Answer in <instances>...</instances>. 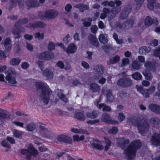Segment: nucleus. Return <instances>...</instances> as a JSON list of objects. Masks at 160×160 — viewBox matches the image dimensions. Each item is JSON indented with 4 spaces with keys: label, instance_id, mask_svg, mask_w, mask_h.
I'll return each mask as SVG.
<instances>
[{
    "label": "nucleus",
    "instance_id": "nucleus-1",
    "mask_svg": "<svg viewBox=\"0 0 160 160\" xmlns=\"http://www.w3.org/2000/svg\"><path fill=\"white\" fill-rule=\"evenodd\" d=\"M117 142L124 150L127 160H133L135 157L136 150L141 146V143L138 140L132 142L127 148H126V146L129 142L128 139L124 138H118Z\"/></svg>",
    "mask_w": 160,
    "mask_h": 160
},
{
    "label": "nucleus",
    "instance_id": "nucleus-2",
    "mask_svg": "<svg viewBox=\"0 0 160 160\" xmlns=\"http://www.w3.org/2000/svg\"><path fill=\"white\" fill-rule=\"evenodd\" d=\"M36 86L38 91L40 92L39 95L40 99L45 104H48L53 97L51 90L46 83L37 82L36 83Z\"/></svg>",
    "mask_w": 160,
    "mask_h": 160
},
{
    "label": "nucleus",
    "instance_id": "nucleus-3",
    "mask_svg": "<svg viewBox=\"0 0 160 160\" xmlns=\"http://www.w3.org/2000/svg\"><path fill=\"white\" fill-rule=\"evenodd\" d=\"M130 124L137 126L139 132L142 134L146 132L148 130L149 125L143 120H138L135 117L130 118L128 120Z\"/></svg>",
    "mask_w": 160,
    "mask_h": 160
},
{
    "label": "nucleus",
    "instance_id": "nucleus-4",
    "mask_svg": "<svg viewBox=\"0 0 160 160\" xmlns=\"http://www.w3.org/2000/svg\"><path fill=\"white\" fill-rule=\"evenodd\" d=\"M21 154L26 156V158L30 159L32 156L34 157L36 156L38 154V151L36 150L32 144H30L28 149H23L20 151Z\"/></svg>",
    "mask_w": 160,
    "mask_h": 160
},
{
    "label": "nucleus",
    "instance_id": "nucleus-5",
    "mask_svg": "<svg viewBox=\"0 0 160 160\" xmlns=\"http://www.w3.org/2000/svg\"><path fill=\"white\" fill-rule=\"evenodd\" d=\"M58 11L55 10H49L45 12H40L38 16L41 19H53L58 15Z\"/></svg>",
    "mask_w": 160,
    "mask_h": 160
},
{
    "label": "nucleus",
    "instance_id": "nucleus-6",
    "mask_svg": "<svg viewBox=\"0 0 160 160\" xmlns=\"http://www.w3.org/2000/svg\"><path fill=\"white\" fill-rule=\"evenodd\" d=\"M28 19L27 18H23L21 20H20L18 21L15 24V26L13 28V33L15 35H17L18 36L16 37L15 38V39L16 40L17 38L18 39L20 38L19 34L21 32H23L24 31V30L22 28L21 29L22 30H20V28H19V26L20 25H21L24 24L28 22Z\"/></svg>",
    "mask_w": 160,
    "mask_h": 160
},
{
    "label": "nucleus",
    "instance_id": "nucleus-7",
    "mask_svg": "<svg viewBox=\"0 0 160 160\" xmlns=\"http://www.w3.org/2000/svg\"><path fill=\"white\" fill-rule=\"evenodd\" d=\"M136 88L137 91L146 98L149 97L148 92L151 94L155 90V87L154 86L151 87L148 89H144L143 87L138 85H136Z\"/></svg>",
    "mask_w": 160,
    "mask_h": 160
},
{
    "label": "nucleus",
    "instance_id": "nucleus-8",
    "mask_svg": "<svg viewBox=\"0 0 160 160\" xmlns=\"http://www.w3.org/2000/svg\"><path fill=\"white\" fill-rule=\"evenodd\" d=\"M93 69L96 72L95 75L92 77L94 81H95L102 77L104 72V68L102 65H98L95 66Z\"/></svg>",
    "mask_w": 160,
    "mask_h": 160
},
{
    "label": "nucleus",
    "instance_id": "nucleus-9",
    "mask_svg": "<svg viewBox=\"0 0 160 160\" xmlns=\"http://www.w3.org/2000/svg\"><path fill=\"white\" fill-rule=\"evenodd\" d=\"M10 72L8 73L5 78L7 81L9 83L14 84H15L16 82V81L15 79V77L13 75H16L17 74V72L15 69L13 68H11L10 70Z\"/></svg>",
    "mask_w": 160,
    "mask_h": 160
},
{
    "label": "nucleus",
    "instance_id": "nucleus-10",
    "mask_svg": "<svg viewBox=\"0 0 160 160\" xmlns=\"http://www.w3.org/2000/svg\"><path fill=\"white\" fill-rule=\"evenodd\" d=\"M117 85L123 88L129 87L132 84V80L129 78H124L120 79L117 82Z\"/></svg>",
    "mask_w": 160,
    "mask_h": 160
},
{
    "label": "nucleus",
    "instance_id": "nucleus-11",
    "mask_svg": "<svg viewBox=\"0 0 160 160\" xmlns=\"http://www.w3.org/2000/svg\"><path fill=\"white\" fill-rule=\"evenodd\" d=\"M158 21L156 18H152L150 17H147L144 20V24L146 27H148L152 24L157 25L158 24Z\"/></svg>",
    "mask_w": 160,
    "mask_h": 160
},
{
    "label": "nucleus",
    "instance_id": "nucleus-12",
    "mask_svg": "<svg viewBox=\"0 0 160 160\" xmlns=\"http://www.w3.org/2000/svg\"><path fill=\"white\" fill-rule=\"evenodd\" d=\"M102 121L109 124H118V122L116 121L112 120L109 115L107 113H104L102 114L101 118Z\"/></svg>",
    "mask_w": 160,
    "mask_h": 160
},
{
    "label": "nucleus",
    "instance_id": "nucleus-13",
    "mask_svg": "<svg viewBox=\"0 0 160 160\" xmlns=\"http://www.w3.org/2000/svg\"><path fill=\"white\" fill-rule=\"evenodd\" d=\"M151 141L152 145L160 146V133H154L151 138Z\"/></svg>",
    "mask_w": 160,
    "mask_h": 160
},
{
    "label": "nucleus",
    "instance_id": "nucleus-14",
    "mask_svg": "<svg viewBox=\"0 0 160 160\" xmlns=\"http://www.w3.org/2000/svg\"><path fill=\"white\" fill-rule=\"evenodd\" d=\"M57 139L59 142H64L68 144L71 143L72 142V139L65 135L61 134L58 135L57 137Z\"/></svg>",
    "mask_w": 160,
    "mask_h": 160
},
{
    "label": "nucleus",
    "instance_id": "nucleus-15",
    "mask_svg": "<svg viewBox=\"0 0 160 160\" xmlns=\"http://www.w3.org/2000/svg\"><path fill=\"white\" fill-rule=\"evenodd\" d=\"M40 133L44 137L48 138H51L52 135V133L49 131L47 129L45 128L43 126H40Z\"/></svg>",
    "mask_w": 160,
    "mask_h": 160
},
{
    "label": "nucleus",
    "instance_id": "nucleus-16",
    "mask_svg": "<svg viewBox=\"0 0 160 160\" xmlns=\"http://www.w3.org/2000/svg\"><path fill=\"white\" fill-rule=\"evenodd\" d=\"M85 109L87 112L86 116L87 117L91 119H94L98 116V114L97 111L95 110L91 112H89L90 110L88 108H85Z\"/></svg>",
    "mask_w": 160,
    "mask_h": 160
},
{
    "label": "nucleus",
    "instance_id": "nucleus-17",
    "mask_svg": "<svg viewBox=\"0 0 160 160\" xmlns=\"http://www.w3.org/2000/svg\"><path fill=\"white\" fill-rule=\"evenodd\" d=\"M133 24V20H131L128 21L125 23L122 24V25H121L119 23H117L116 27H119L120 28H128L132 27Z\"/></svg>",
    "mask_w": 160,
    "mask_h": 160
},
{
    "label": "nucleus",
    "instance_id": "nucleus-18",
    "mask_svg": "<svg viewBox=\"0 0 160 160\" xmlns=\"http://www.w3.org/2000/svg\"><path fill=\"white\" fill-rule=\"evenodd\" d=\"M99 102V101L98 100H96L94 102V104L97 106L99 109H101L102 108L103 111L109 112L111 110V108L109 106H106L104 103L100 104L98 105V104Z\"/></svg>",
    "mask_w": 160,
    "mask_h": 160
},
{
    "label": "nucleus",
    "instance_id": "nucleus-19",
    "mask_svg": "<svg viewBox=\"0 0 160 160\" xmlns=\"http://www.w3.org/2000/svg\"><path fill=\"white\" fill-rule=\"evenodd\" d=\"M106 89V87H103L102 89V92L104 94H106V98L107 101L111 102L114 99V97L111 94V92L110 90H107L106 92L105 90Z\"/></svg>",
    "mask_w": 160,
    "mask_h": 160
},
{
    "label": "nucleus",
    "instance_id": "nucleus-20",
    "mask_svg": "<svg viewBox=\"0 0 160 160\" xmlns=\"http://www.w3.org/2000/svg\"><path fill=\"white\" fill-rule=\"evenodd\" d=\"M77 49V46L73 43L70 44L67 49L63 48V50L68 53H74Z\"/></svg>",
    "mask_w": 160,
    "mask_h": 160
},
{
    "label": "nucleus",
    "instance_id": "nucleus-21",
    "mask_svg": "<svg viewBox=\"0 0 160 160\" xmlns=\"http://www.w3.org/2000/svg\"><path fill=\"white\" fill-rule=\"evenodd\" d=\"M88 39L92 45L97 47L98 46V42L97 39L93 35H90L88 37Z\"/></svg>",
    "mask_w": 160,
    "mask_h": 160
},
{
    "label": "nucleus",
    "instance_id": "nucleus-22",
    "mask_svg": "<svg viewBox=\"0 0 160 160\" xmlns=\"http://www.w3.org/2000/svg\"><path fill=\"white\" fill-rule=\"evenodd\" d=\"M43 75L46 77L48 79L52 78L53 76L52 72L50 69H47L42 72Z\"/></svg>",
    "mask_w": 160,
    "mask_h": 160
},
{
    "label": "nucleus",
    "instance_id": "nucleus-23",
    "mask_svg": "<svg viewBox=\"0 0 160 160\" xmlns=\"http://www.w3.org/2000/svg\"><path fill=\"white\" fill-rule=\"evenodd\" d=\"M12 42L10 39L9 38H6L4 40V46L8 51H9L11 49V47L12 44Z\"/></svg>",
    "mask_w": 160,
    "mask_h": 160
},
{
    "label": "nucleus",
    "instance_id": "nucleus-24",
    "mask_svg": "<svg viewBox=\"0 0 160 160\" xmlns=\"http://www.w3.org/2000/svg\"><path fill=\"white\" fill-rule=\"evenodd\" d=\"M75 7L78 8L80 11L83 12L85 10H87L89 9L88 5H85L83 3H79L76 5Z\"/></svg>",
    "mask_w": 160,
    "mask_h": 160
},
{
    "label": "nucleus",
    "instance_id": "nucleus-25",
    "mask_svg": "<svg viewBox=\"0 0 160 160\" xmlns=\"http://www.w3.org/2000/svg\"><path fill=\"white\" fill-rule=\"evenodd\" d=\"M90 89L93 92H98L100 91V88L98 84L92 83L90 85Z\"/></svg>",
    "mask_w": 160,
    "mask_h": 160
},
{
    "label": "nucleus",
    "instance_id": "nucleus-26",
    "mask_svg": "<svg viewBox=\"0 0 160 160\" xmlns=\"http://www.w3.org/2000/svg\"><path fill=\"white\" fill-rule=\"evenodd\" d=\"M92 147L96 149L101 150L103 149L104 147L101 144V142L99 141H96L94 142L92 144Z\"/></svg>",
    "mask_w": 160,
    "mask_h": 160
},
{
    "label": "nucleus",
    "instance_id": "nucleus-27",
    "mask_svg": "<svg viewBox=\"0 0 160 160\" xmlns=\"http://www.w3.org/2000/svg\"><path fill=\"white\" fill-rule=\"evenodd\" d=\"M149 109L152 111L160 114V106L156 104H151L149 106Z\"/></svg>",
    "mask_w": 160,
    "mask_h": 160
},
{
    "label": "nucleus",
    "instance_id": "nucleus-28",
    "mask_svg": "<svg viewBox=\"0 0 160 160\" xmlns=\"http://www.w3.org/2000/svg\"><path fill=\"white\" fill-rule=\"evenodd\" d=\"M151 51V48L150 47L143 46L140 48L139 52L140 54H145L146 53L150 52Z\"/></svg>",
    "mask_w": 160,
    "mask_h": 160
},
{
    "label": "nucleus",
    "instance_id": "nucleus-29",
    "mask_svg": "<svg viewBox=\"0 0 160 160\" xmlns=\"http://www.w3.org/2000/svg\"><path fill=\"white\" fill-rule=\"evenodd\" d=\"M103 13H102L100 16V18L102 19L105 18L107 15L111 13V12L107 8H104L102 10Z\"/></svg>",
    "mask_w": 160,
    "mask_h": 160
},
{
    "label": "nucleus",
    "instance_id": "nucleus-30",
    "mask_svg": "<svg viewBox=\"0 0 160 160\" xmlns=\"http://www.w3.org/2000/svg\"><path fill=\"white\" fill-rule=\"evenodd\" d=\"M10 116L9 113L6 111L0 109V117L5 119L8 118Z\"/></svg>",
    "mask_w": 160,
    "mask_h": 160
},
{
    "label": "nucleus",
    "instance_id": "nucleus-31",
    "mask_svg": "<svg viewBox=\"0 0 160 160\" xmlns=\"http://www.w3.org/2000/svg\"><path fill=\"white\" fill-rule=\"evenodd\" d=\"M98 38L100 42L102 43H106L108 42L107 35L106 34H101Z\"/></svg>",
    "mask_w": 160,
    "mask_h": 160
},
{
    "label": "nucleus",
    "instance_id": "nucleus-32",
    "mask_svg": "<svg viewBox=\"0 0 160 160\" xmlns=\"http://www.w3.org/2000/svg\"><path fill=\"white\" fill-rule=\"evenodd\" d=\"M37 58L40 60H45L49 59L50 58L45 56V52H41L37 54L36 56Z\"/></svg>",
    "mask_w": 160,
    "mask_h": 160
},
{
    "label": "nucleus",
    "instance_id": "nucleus-33",
    "mask_svg": "<svg viewBox=\"0 0 160 160\" xmlns=\"http://www.w3.org/2000/svg\"><path fill=\"white\" fill-rule=\"evenodd\" d=\"M27 5L29 8L38 7L39 6L38 3L31 0H28L26 3Z\"/></svg>",
    "mask_w": 160,
    "mask_h": 160
},
{
    "label": "nucleus",
    "instance_id": "nucleus-34",
    "mask_svg": "<svg viewBox=\"0 0 160 160\" xmlns=\"http://www.w3.org/2000/svg\"><path fill=\"white\" fill-rule=\"evenodd\" d=\"M21 62L20 59L18 58H13L10 61V64L12 66H18Z\"/></svg>",
    "mask_w": 160,
    "mask_h": 160
},
{
    "label": "nucleus",
    "instance_id": "nucleus-35",
    "mask_svg": "<svg viewBox=\"0 0 160 160\" xmlns=\"http://www.w3.org/2000/svg\"><path fill=\"white\" fill-rule=\"evenodd\" d=\"M74 116L76 118L79 120L83 121L85 119L84 114L80 112H76Z\"/></svg>",
    "mask_w": 160,
    "mask_h": 160
},
{
    "label": "nucleus",
    "instance_id": "nucleus-36",
    "mask_svg": "<svg viewBox=\"0 0 160 160\" xmlns=\"http://www.w3.org/2000/svg\"><path fill=\"white\" fill-rule=\"evenodd\" d=\"M131 11V9H129L125 11H122L120 16V18L122 19L127 18L128 17V14Z\"/></svg>",
    "mask_w": 160,
    "mask_h": 160
},
{
    "label": "nucleus",
    "instance_id": "nucleus-37",
    "mask_svg": "<svg viewBox=\"0 0 160 160\" xmlns=\"http://www.w3.org/2000/svg\"><path fill=\"white\" fill-rule=\"evenodd\" d=\"M6 140H3L1 142L2 146L7 149L5 150V152H8L10 150L11 147Z\"/></svg>",
    "mask_w": 160,
    "mask_h": 160
},
{
    "label": "nucleus",
    "instance_id": "nucleus-38",
    "mask_svg": "<svg viewBox=\"0 0 160 160\" xmlns=\"http://www.w3.org/2000/svg\"><path fill=\"white\" fill-rule=\"evenodd\" d=\"M45 26V24L41 22H38L34 24H30L29 27L31 28H35L38 27H43Z\"/></svg>",
    "mask_w": 160,
    "mask_h": 160
},
{
    "label": "nucleus",
    "instance_id": "nucleus-39",
    "mask_svg": "<svg viewBox=\"0 0 160 160\" xmlns=\"http://www.w3.org/2000/svg\"><path fill=\"white\" fill-rule=\"evenodd\" d=\"M142 73L145 76L146 79L150 80L152 78V76L149 71L145 70L142 72Z\"/></svg>",
    "mask_w": 160,
    "mask_h": 160
},
{
    "label": "nucleus",
    "instance_id": "nucleus-40",
    "mask_svg": "<svg viewBox=\"0 0 160 160\" xmlns=\"http://www.w3.org/2000/svg\"><path fill=\"white\" fill-rule=\"evenodd\" d=\"M120 59V57L118 55H116L110 59L109 61V63L111 64L116 63L119 61Z\"/></svg>",
    "mask_w": 160,
    "mask_h": 160
},
{
    "label": "nucleus",
    "instance_id": "nucleus-41",
    "mask_svg": "<svg viewBox=\"0 0 160 160\" xmlns=\"http://www.w3.org/2000/svg\"><path fill=\"white\" fill-rule=\"evenodd\" d=\"M132 77L135 80H140L142 77V75L138 72H136L132 75Z\"/></svg>",
    "mask_w": 160,
    "mask_h": 160
},
{
    "label": "nucleus",
    "instance_id": "nucleus-42",
    "mask_svg": "<svg viewBox=\"0 0 160 160\" xmlns=\"http://www.w3.org/2000/svg\"><path fill=\"white\" fill-rule=\"evenodd\" d=\"M102 5L104 6H110L113 7L115 5V3L114 2L111 1L109 2L108 1H106L103 2L102 3Z\"/></svg>",
    "mask_w": 160,
    "mask_h": 160
},
{
    "label": "nucleus",
    "instance_id": "nucleus-43",
    "mask_svg": "<svg viewBox=\"0 0 160 160\" xmlns=\"http://www.w3.org/2000/svg\"><path fill=\"white\" fill-rule=\"evenodd\" d=\"M73 140L75 142H79L82 141L84 139V136L83 135L80 136V137L77 135H75L73 136Z\"/></svg>",
    "mask_w": 160,
    "mask_h": 160
},
{
    "label": "nucleus",
    "instance_id": "nucleus-44",
    "mask_svg": "<svg viewBox=\"0 0 160 160\" xmlns=\"http://www.w3.org/2000/svg\"><path fill=\"white\" fill-rule=\"evenodd\" d=\"M36 128V125L34 123H31L28 124L26 130L28 131H33Z\"/></svg>",
    "mask_w": 160,
    "mask_h": 160
},
{
    "label": "nucleus",
    "instance_id": "nucleus-45",
    "mask_svg": "<svg viewBox=\"0 0 160 160\" xmlns=\"http://www.w3.org/2000/svg\"><path fill=\"white\" fill-rule=\"evenodd\" d=\"M121 8L120 7H116L112 9L111 13H112L113 15H116L120 11Z\"/></svg>",
    "mask_w": 160,
    "mask_h": 160
},
{
    "label": "nucleus",
    "instance_id": "nucleus-46",
    "mask_svg": "<svg viewBox=\"0 0 160 160\" xmlns=\"http://www.w3.org/2000/svg\"><path fill=\"white\" fill-rule=\"evenodd\" d=\"M132 67L133 69L137 70L140 68V65L137 61H134L132 64Z\"/></svg>",
    "mask_w": 160,
    "mask_h": 160
},
{
    "label": "nucleus",
    "instance_id": "nucleus-47",
    "mask_svg": "<svg viewBox=\"0 0 160 160\" xmlns=\"http://www.w3.org/2000/svg\"><path fill=\"white\" fill-rule=\"evenodd\" d=\"M150 123L153 124H160V120L156 117H153L151 119Z\"/></svg>",
    "mask_w": 160,
    "mask_h": 160
},
{
    "label": "nucleus",
    "instance_id": "nucleus-48",
    "mask_svg": "<svg viewBox=\"0 0 160 160\" xmlns=\"http://www.w3.org/2000/svg\"><path fill=\"white\" fill-rule=\"evenodd\" d=\"M22 134V132L18 130H15L13 132V136L16 138H19Z\"/></svg>",
    "mask_w": 160,
    "mask_h": 160
},
{
    "label": "nucleus",
    "instance_id": "nucleus-49",
    "mask_svg": "<svg viewBox=\"0 0 160 160\" xmlns=\"http://www.w3.org/2000/svg\"><path fill=\"white\" fill-rule=\"evenodd\" d=\"M105 143L106 145L105 146V150L107 151L111 146V141L110 140L106 139H105Z\"/></svg>",
    "mask_w": 160,
    "mask_h": 160
},
{
    "label": "nucleus",
    "instance_id": "nucleus-50",
    "mask_svg": "<svg viewBox=\"0 0 160 160\" xmlns=\"http://www.w3.org/2000/svg\"><path fill=\"white\" fill-rule=\"evenodd\" d=\"M35 37L38 40H42L44 38V35L43 33L37 32L35 33Z\"/></svg>",
    "mask_w": 160,
    "mask_h": 160
},
{
    "label": "nucleus",
    "instance_id": "nucleus-51",
    "mask_svg": "<svg viewBox=\"0 0 160 160\" xmlns=\"http://www.w3.org/2000/svg\"><path fill=\"white\" fill-rule=\"evenodd\" d=\"M45 56L50 58L49 59H45V60H49L53 59L54 58V55L53 53L51 52L46 51L45 52Z\"/></svg>",
    "mask_w": 160,
    "mask_h": 160
},
{
    "label": "nucleus",
    "instance_id": "nucleus-52",
    "mask_svg": "<svg viewBox=\"0 0 160 160\" xmlns=\"http://www.w3.org/2000/svg\"><path fill=\"white\" fill-rule=\"evenodd\" d=\"M71 131L75 133H83L84 132V131L82 129L77 128H72L71 130Z\"/></svg>",
    "mask_w": 160,
    "mask_h": 160
},
{
    "label": "nucleus",
    "instance_id": "nucleus-53",
    "mask_svg": "<svg viewBox=\"0 0 160 160\" xmlns=\"http://www.w3.org/2000/svg\"><path fill=\"white\" fill-rule=\"evenodd\" d=\"M118 131V129L116 127H113L108 131L109 133L115 134Z\"/></svg>",
    "mask_w": 160,
    "mask_h": 160
},
{
    "label": "nucleus",
    "instance_id": "nucleus-54",
    "mask_svg": "<svg viewBox=\"0 0 160 160\" xmlns=\"http://www.w3.org/2000/svg\"><path fill=\"white\" fill-rule=\"evenodd\" d=\"M55 46H56V45L53 42H50L49 43L48 47L49 50H52L54 49Z\"/></svg>",
    "mask_w": 160,
    "mask_h": 160
},
{
    "label": "nucleus",
    "instance_id": "nucleus-55",
    "mask_svg": "<svg viewBox=\"0 0 160 160\" xmlns=\"http://www.w3.org/2000/svg\"><path fill=\"white\" fill-rule=\"evenodd\" d=\"M92 20L91 18H89L88 19V21H84L83 22L84 26L86 27H89L91 25V22Z\"/></svg>",
    "mask_w": 160,
    "mask_h": 160
},
{
    "label": "nucleus",
    "instance_id": "nucleus-56",
    "mask_svg": "<svg viewBox=\"0 0 160 160\" xmlns=\"http://www.w3.org/2000/svg\"><path fill=\"white\" fill-rule=\"evenodd\" d=\"M151 63L149 62H147L144 64L145 67L147 69L152 70L153 68L152 65H151Z\"/></svg>",
    "mask_w": 160,
    "mask_h": 160
},
{
    "label": "nucleus",
    "instance_id": "nucleus-57",
    "mask_svg": "<svg viewBox=\"0 0 160 160\" xmlns=\"http://www.w3.org/2000/svg\"><path fill=\"white\" fill-rule=\"evenodd\" d=\"M12 123L17 126L19 127L22 128H25V127H24V124L22 122L18 121H13L12 122Z\"/></svg>",
    "mask_w": 160,
    "mask_h": 160
},
{
    "label": "nucleus",
    "instance_id": "nucleus-58",
    "mask_svg": "<svg viewBox=\"0 0 160 160\" xmlns=\"http://www.w3.org/2000/svg\"><path fill=\"white\" fill-rule=\"evenodd\" d=\"M57 96L61 99L62 101L64 102H67L68 101L67 99L65 97L64 95L62 93H58Z\"/></svg>",
    "mask_w": 160,
    "mask_h": 160
},
{
    "label": "nucleus",
    "instance_id": "nucleus-59",
    "mask_svg": "<svg viewBox=\"0 0 160 160\" xmlns=\"http://www.w3.org/2000/svg\"><path fill=\"white\" fill-rule=\"evenodd\" d=\"M21 66L23 69L26 70L29 67V65L28 62H25L22 63Z\"/></svg>",
    "mask_w": 160,
    "mask_h": 160
},
{
    "label": "nucleus",
    "instance_id": "nucleus-60",
    "mask_svg": "<svg viewBox=\"0 0 160 160\" xmlns=\"http://www.w3.org/2000/svg\"><path fill=\"white\" fill-rule=\"evenodd\" d=\"M7 140L11 144H14L15 143L14 139L12 137L8 136L6 138Z\"/></svg>",
    "mask_w": 160,
    "mask_h": 160
},
{
    "label": "nucleus",
    "instance_id": "nucleus-61",
    "mask_svg": "<svg viewBox=\"0 0 160 160\" xmlns=\"http://www.w3.org/2000/svg\"><path fill=\"white\" fill-rule=\"evenodd\" d=\"M122 66H123L128 64L129 63V60L126 58H123L122 60Z\"/></svg>",
    "mask_w": 160,
    "mask_h": 160
},
{
    "label": "nucleus",
    "instance_id": "nucleus-62",
    "mask_svg": "<svg viewBox=\"0 0 160 160\" xmlns=\"http://www.w3.org/2000/svg\"><path fill=\"white\" fill-rule=\"evenodd\" d=\"M159 154L158 152H157L154 155H153L152 157V160H160V156H158L157 158L156 155Z\"/></svg>",
    "mask_w": 160,
    "mask_h": 160
},
{
    "label": "nucleus",
    "instance_id": "nucleus-63",
    "mask_svg": "<svg viewBox=\"0 0 160 160\" xmlns=\"http://www.w3.org/2000/svg\"><path fill=\"white\" fill-rule=\"evenodd\" d=\"M102 48L105 52H107L111 48V47L109 45H105L103 46Z\"/></svg>",
    "mask_w": 160,
    "mask_h": 160
},
{
    "label": "nucleus",
    "instance_id": "nucleus-64",
    "mask_svg": "<svg viewBox=\"0 0 160 160\" xmlns=\"http://www.w3.org/2000/svg\"><path fill=\"white\" fill-rule=\"evenodd\" d=\"M6 56L3 51L0 50V58L2 59H5Z\"/></svg>",
    "mask_w": 160,
    "mask_h": 160
}]
</instances>
